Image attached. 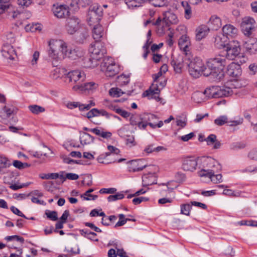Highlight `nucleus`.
I'll use <instances>...</instances> for the list:
<instances>
[{
	"label": "nucleus",
	"instance_id": "1",
	"mask_svg": "<svg viewBox=\"0 0 257 257\" xmlns=\"http://www.w3.org/2000/svg\"><path fill=\"white\" fill-rule=\"evenodd\" d=\"M49 46L48 56L54 66H57V63L66 57H71L70 54L72 51L68 52L66 44L61 40H50Z\"/></svg>",
	"mask_w": 257,
	"mask_h": 257
},
{
	"label": "nucleus",
	"instance_id": "2",
	"mask_svg": "<svg viewBox=\"0 0 257 257\" xmlns=\"http://www.w3.org/2000/svg\"><path fill=\"white\" fill-rule=\"evenodd\" d=\"M185 64L188 66L189 72L193 77L198 78L201 74L203 63L199 58L186 53Z\"/></svg>",
	"mask_w": 257,
	"mask_h": 257
},
{
	"label": "nucleus",
	"instance_id": "3",
	"mask_svg": "<svg viewBox=\"0 0 257 257\" xmlns=\"http://www.w3.org/2000/svg\"><path fill=\"white\" fill-rule=\"evenodd\" d=\"M9 1L0 0V15L6 13L11 20H24L26 14L20 12L17 8L9 3Z\"/></svg>",
	"mask_w": 257,
	"mask_h": 257
},
{
	"label": "nucleus",
	"instance_id": "4",
	"mask_svg": "<svg viewBox=\"0 0 257 257\" xmlns=\"http://www.w3.org/2000/svg\"><path fill=\"white\" fill-rule=\"evenodd\" d=\"M202 169L198 172L201 177H203L210 172H218L221 169L219 162L210 157H203L201 158Z\"/></svg>",
	"mask_w": 257,
	"mask_h": 257
},
{
	"label": "nucleus",
	"instance_id": "5",
	"mask_svg": "<svg viewBox=\"0 0 257 257\" xmlns=\"http://www.w3.org/2000/svg\"><path fill=\"white\" fill-rule=\"evenodd\" d=\"M233 93L229 87L211 86L206 88L204 94L208 98H217L224 96H228Z\"/></svg>",
	"mask_w": 257,
	"mask_h": 257
},
{
	"label": "nucleus",
	"instance_id": "6",
	"mask_svg": "<svg viewBox=\"0 0 257 257\" xmlns=\"http://www.w3.org/2000/svg\"><path fill=\"white\" fill-rule=\"evenodd\" d=\"M163 72L159 71L154 77V83L152 84L150 88L145 91L143 93L144 96H147L149 99H154L157 101H159L161 99L159 97L160 93V89L158 85V80L159 78L162 75Z\"/></svg>",
	"mask_w": 257,
	"mask_h": 257
},
{
	"label": "nucleus",
	"instance_id": "7",
	"mask_svg": "<svg viewBox=\"0 0 257 257\" xmlns=\"http://www.w3.org/2000/svg\"><path fill=\"white\" fill-rule=\"evenodd\" d=\"M226 64L227 62L225 56L219 55L209 59L207 62V67L215 71H219V70L222 71Z\"/></svg>",
	"mask_w": 257,
	"mask_h": 257
},
{
	"label": "nucleus",
	"instance_id": "8",
	"mask_svg": "<svg viewBox=\"0 0 257 257\" xmlns=\"http://www.w3.org/2000/svg\"><path fill=\"white\" fill-rule=\"evenodd\" d=\"M101 66L102 70L105 71L107 77H112L117 74L120 70L119 66L111 58L105 59Z\"/></svg>",
	"mask_w": 257,
	"mask_h": 257
},
{
	"label": "nucleus",
	"instance_id": "9",
	"mask_svg": "<svg viewBox=\"0 0 257 257\" xmlns=\"http://www.w3.org/2000/svg\"><path fill=\"white\" fill-rule=\"evenodd\" d=\"M256 27L255 21L252 18L245 17L242 19L241 28L242 32L245 36H251L255 31Z\"/></svg>",
	"mask_w": 257,
	"mask_h": 257
},
{
	"label": "nucleus",
	"instance_id": "10",
	"mask_svg": "<svg viewBox=\"0 0 257 257\" xmlns=\"http://www.w3.org/2000/svg\"><path fill=\"white\" fill-rule=\"evenodd\" d=\"M89 52L93 59L99 60L106 53V50L103 43L96 41L91 45Z\"/></svg>",
	"mask_w": 257,
	"mask_h": 257
},
{
	"label": "nucleus",
	"instance_id": "11",
	"mask_svg": "<svg viewBox=\"0 0 257 257\" xmlns=\"http://www.w3.org/2000/svg\"><path fill=\"white\" fill-rule=\"evenodd\" d=\"M240 51L239 44L237 41L230 42L226 47V60H233L240 53Z\"/></svg>",
	"mask_w": 257,
	"mask_h": 257
},
{
	"label": "nucleus",
	"instance_id": "12",
	"mask_svg": "<svg viewBox=\"0 0 257 257\" xmlns=\"http://www.w3.org/2000/svg\"><path fill=\"white\" fill-rule=\"evenodd\" d=\"M80 20L74 16L67 19L65 25V29L67 33L73 35L80 28Z\"/></svg>",
	"mask_w": 257,
	"mask_h": 257
},
{
	"label": "nucleus",
	"instance_id": "13",
	"mask_svg": "<svg viewBox=\"0 0 257 257\" xmlns=\"http://www.w3.org/2000/svg\"><path fill=\"white\" fill-rule=\"evenodd\" d=\"M201 74H203L204 76H209L210 79L213 81H219L221 80L224 77V72L223 71H215L207 68L205 67L203 65L202 67V71Z\"/></svg>",
	"mask_w": 257,
	"mask_h": 257
},
{
	"label": "nucleus",
	"instance_id": "14",
	"mask_svg": "<svg viewBox=\"0 0 257 257\" xmlns=\"http://www.w3.org/2000/svg\"><path fill=\"white\" fill-rule=\"evenodd\" d=\"M185 55L184 56L179 54H173L171 64L175 71L180 73L185 64Z\"/></svg>",
	"mask_w": 257,
	"mask_h": 257
},
{
	"label": "nucleus",
	"instance_id": "15",
	"mask_svg": "<svg viewBox=\"0 0 257 257\" xmlns=\"http://www.w3.org/2000/svg\"><path fill=\"white\" fill-rule=\"evenodd\" d=\"M53 13L55 17L59 19L65 18L69 16V7L66 5H53Z\"/></svg>",
	"mask_w": 257,
	"mask_h": 257
},
{
	"label": "nucleus",
	"instance_id": "16",
	"mask_svg": "<svg viewBox=\"0 0 257 257\" xmlns=\"http://www.w3.org/2000/svg\"><path fill=\"white\" fill-rule=\"evenodd\" d=\"M66 77L69 79V82L77 83V84H80L85 79V74L79 70L70 71Z\"/></svg>",
	"mask_w": 257,
	"mask_h": 257
},
{
	"label": "nucleus",
	"instance_id": "17",
	"mask_svg": "<svg viewBox=\"0 0 257 257\" xmlns=\"http://www.w3.org/2000/svg\"><path fill=\"white\" fill-rule=\"evenodd\" d=\"M95 105V103L93 100H90L89 103L87 104H82L79 102H68L66 104L67 107L69 109L78 107L80 111L88 110Z\"/></svg>",
	"mask_w": 257,
	"mask_h": 257
},
{
	"label": "nucleus",
	"instance_id": "18",
	"mask_svg": "<svg viewBox=\"0 0 257 257\" xmlns=\"http://www.w3.org/2000/svg\"><path fill=\"white\" fill-rule=\"evenodd\" d=\"M97 84L93 82H90L80 84H76L72 89L74 91L85 92L96 89Z\"/></svg>",
	"mask_w": 257,
	"mask_h": 257
},
{
	"label": "nucleus",
	"instance_id": "19",
	"mask_svg": "<svg viewBox=\"0 0 257 257\" xmlns=\"http://www.w3.org/2000/svg\"><path fill=\"white\" fill-rule=\"evenodd\" d=\"M197 161L192 157L185 158L182 162V169L185 171L193 172L196 170Z\"/></svg>",
	"mask_w": 257,
	"mask_h": 257
},
{
	"label": "nucleus",
	"instance_id": "20",
	"mask_svg": "<svg viewBox=\"0 0 257 257\" xmlns=\"http://www.w3.org/2000/svg\"><path fill=\"white\" fill-rule=\"evenodd\" d=\"M163 20L167 26L176 25L179 21L177 15L172 11H167L164 13Z\"/></svg>",
	"mask_w": 257,
	"mask_h": 257
},
{
	"label": "nucleus",
	"instance_id": "21",
	"mask_svg": "<svg viewBox=\"0 0 257 257\" xmlns=\"http://www.w3.org/2000/svg\"><path fill=\"white\" fill-rule=\"evenodd\" d=\"M241 68L237 63L232 62L228 66L227 73L232 77H237L241 74Z\"/></svg>",
	"mask_w": 257,
	"mask_h": 257
},
{
	"label": "nucleus",
	"instance_id": "22",
	"mask_svg": "<svg viewBox=\"0 0 257 257\" xmlns=\"http://www.w3.org/2000/svg\"><path fill=\"white\" fill-rule=\"evenodd\" d=\"M130 122L132 125H137L140 129H145L147 123H143V114H131L130 115Z\"/></svg>",
	"mask_w": 257,
	"mask_h": 257
},
{
	"label": "nucleus",
	"instance_id": "23",
	"mask_svg": "<svg viewBox=\"0 0 257 257\" xmlns=\"http://www.w3.org/2000/svg\"><path fill=\"white\" fill-rule=\"evenodd\" d=\"M2 53L3 57L10 60H14L16 56V53L13 47L8 44H5L3 46Z\"/></svg>",
	"mask_w": 257,
	"mask_h": 257
},
{
	"label": "nucleus",
	"instance_id": "24",
	"mask_svg": "<svg viewBox=\"0 0 257 257\" xmlns=\"http://www.w3.org/2000/svg\"><path fill=\"white\" fill-rule=\"evenodd\" d=\"M209 29L206 25H202L198 27L195 30V39L199 41L204 38L208 34Z\"/></svg>",
	"mask_w": 257,
	"mask_h": 257
},
{
	"label": "nucleus",
	"instance_id": "25",
	"mask_svg": "<svg viewBox=\"0 0 257 257\" xmlns=\"http://www.w3.org/2000/svg\"><path fill=\"white\" fill-rule=\"evenodd\" d=\"M237 29L230 24L226 25L222 28L223 34L226 36L228 39L229 37H235L237 34Z\"/></svg>",
	"mask_w": 257,
	"mask_h": 257
},
{
	"label": "nucleus",
	"instance_id": "26",
	"mask_svg": "<svg viewBox=\"0 0 257 257\" xmlns=\"http://www.w3.org/2000/svg\"><path fill=\"white\" fill-rule=\"evenodd\" d=\"M142 160H132L130 162L128 170L130 172H135L142 171L146 166V165H142Z\"/></svg>",
	"mask_w": 257,
	"mask_h": 257
},
{
	"label": "nucleus",
	"instance_id": "27",
	"mask_svg": "<svg viewBox=\"0 0 257 257\" xmlns=\"http://www.w3.org/2000/svg\"><path fill=\"white\" fill-rule=\"evenodd\" d=\"M178 45L181 50L186 53L189 51L190 45L189 38L186 35H183L179 40Z\"/></svg>",
	"mask_w": 257,
	"mask_h": 257
},
{
	"label": "nucleus",
	"instance_id": "28",
	"mask_svg": "<svg viewBox=\"0 0 257 257\" xmlns=\"http://www.w3.org/2000/svg\"><path fill=\"white\" fill-rule=\"evenodd\" d=\"M228 38L223 34H219L215 38L214 43L216 47L219 49L226 48Z\"/></svg>",
	"mask_w": 257,
	"mask_h": 257
},
{
	"label": "nucleus",
	"instance_id": "29",
	"mask_svg": "<svg viewBox=\"0 0 257 257\" xmlns=\"http://www.w3.org/2000/svg\"><path fill=\"white\" fill-rule=\"evenodd\" d=\"M12 165L11 161L6 157L0 155V174L7 173V168Z\"/></svg>",
	"mask_w": 257,
	"mask_h": 257
},
{
	"label": "nucleus",
	"instance_id": "30",
	"mask_svg": "<svg viewBox=\"0 0 257 257\" xmlns=\"http://www.w3.org/2000/svg\"><path fill=\"white\" fill-rule=\"evenodd\" d=\"M64 174H65L64 171H61L59 173H43L40 174L39 177L42 179L47 180L57 179L58 178L64 179Z\"/></svg>",
	"mask_w": 257,
	"mask_h": 257
},
{
	"label": "nucleus",
	"instance_id": "31",
	"mask_svg": "<svg viewBox=\"0 0 257 257\" xmlns=\"http://www.w3.org/2000/svg\"><path fill=\"white\" fill-rule=\"evenodd\" d=\"M104 34L103 28L99 24L94 26L92 30V36L96 41H98Z\"/></svg>",
	"mask_w": 257,
	"mask_h": 257
},
{
	"label": "nucleus",
	"instance_id": "32",
	"mask_svg": "<svg viewBox=\"0 0 257 257\" xmlns=\"http://www.w3.org/2000/svg\"><path fill=\"white\" fill-rule=\"evenodd\" d=\"M94 137L84 132L80 133V141L82 145H89L93 142Z\"/></svg>",
	"mask_w": 257,
	"mask_h": 257
},
{
	"label": "nucleus",
	"instance_id": "33",
	"mask_svg": "<svg viewBox=\"0 0 257 257\" xmlns=\"http://www.w3.org/2000/svg\"><path fill=\"white\" fill-rule=\"evenodd\" d=\"M142 181L143 185L145 186L156 183V179L154 174L150 173L144 174L142 176Z\"/></svg>",
	"mask_w": 257,
	"mask_h": 257
},
{
	"label": "nucleus",
	"instance_id": "34",
	"mask_svg": "<svg viewBox=\"0 0 257 257\" xmlns=\"http://www.w3.org/2000/svg\"><path fill=\"white\" fill-rule=\"evenodd\" d=\"M244 47L250 54L255 53L257 51V41L250 39L244 44Z\"/></svg>",
	"mask_w": 257,
	"mask_h": 257
},
{
	"label": "nucleus",
	"instance_id": "35",
	"mask_svg": "<svg viewBox=\"0 0 257 257\" xmlns=\"http://www.w3.org/2000/svg\"><path fill=\"white\" fill-rule=\"evenodd\" d=\"M91 132L95 134L96 135L102 137L103 139H108L110 138L111 136V133L109 132H107L104 130V129L101 127H95L93 128V130H91Z\"/></svg>",
	"mask_w": 257,
	"mask_h": 257
},
{
	"label": "nucleus",
	"instance_id": "36",
	"mask_svg": "<svg viewBox=\"0 0 257 257\" xmlns=\"http://www.w3.org/2000/svg\"><path fill=\"white\" fill-rule=\"evenodd\" d=\"M216 172H210L205 175V176H203V177L208 178L213 183L217 184L221 183L222 182V176L220 174L215 175V173Z\"/></svg>",
	"mask_w": 257,
	"mask_h": 257
},
{
	"label": "nucleus",
	"instance_id": "37",
	"mask_svg": "<svg viewBox=\"0 0 257 257\" xmlns=\"http://www.w3.org/2000/svg\"><path fill=\"white\" fill-rule=\"evenodd\" d=\"M209 23L211 25V29L213 30H217L221 26V21L220 18L212 16L209 21Z\"/></svg>",
	"mask_w": 257,
	"mask_h": 257
},
{
	"label": "nucleus",
	"instance_id": "38",
	"mask_svg": "<svg viewBox=\"0 0 257 257\" xmlns=\"http://www.w3.org/2000/svg\"><path fill=\"white\" fill-rule=\"evenodd\" d=\"M101 17H98V15L95 14V12L89 11L87 20L90 25L98 23Z\"/></svg>",
	"mask_w": 257,
	"mask_h": 257
},
{
	"label": "nucleus",
	"instance_id": "39",
	"mask_svg": "<svg viewBox=\"0 0 257 257\" xmlns=\"http://www.w3.org/2000/svg\"><path fill=\"white\" fill-rule=\"evenodd\" d=\"M182 6L184 11V17L185 19L189 20L192 16V11L190 6L188 4L187 2H182Z\"/></svg>",
	"mask_w": 257,
	"mask_h": 257
},
{
	"label": "nucleus",
	"instance_id": "40",
	"mask_svg": "<svg viewBox=\"0 0 257 257\" xmlns=\"http://www.w3.org/2000/svg\"><path fill=\"white\" fill-rule=\"evenodd\" d=\"M148 0H125V4L129 8L139 7L141 5L146 3Z\"/></svg>",
	"mask_w": 257,
	"mask_h": 257
},
{
	"label": "nucleus",
	"instance_id": "41",
	"mask_svg": "<svg viewBox=\"0 0 257 257\" xmlns=\"http://www.w3.org/2000/svg\"><path fill=\"white\" fill-rule=\"evenodd\" d=\"M66 70L64 68H56L52 73V77L54 79L60 78L65 74Z\"/></svg>",
	"mask_w": 257,
	"mask_h": 257
},
{
	"label": "nucleus",
	"instance_id": "42",
	"mask_svg": "<svg viewBox=\"0 0 257 257\" xmlns=\"http://www.w3.org/2000/svg\"><path fill=\"white\" fill-rule=\"evenodd\" d=\"M28 108L30 111L34 114H38L45 111V108L36 104L29 105Z\"/></svg>",
	"mask_w": 257,
	"mask_h": 257
},
{
	"label": "nucleus",
	"instance_id": "43",
	"mask_svg": "<svg viewBox=\"0 0 257 257\" xmlns=\"http://www.w3.org/2000/svg\"><path fill=\"white\" fill-rule=\"evenodd\" d=\"M117 83L120 86H123L128 84L130 82L129 75H125L123 74L120 75L117 77Z\"/></svg>",
	"mask_w": 257,
	"mask_h": 257
},
{
	"label": "nucleus",
	"instance_id": "44",
	"mask_svg": "<svg viewBox=\"0 0 257 257\" xmlns=\"http://www.w3.org/2000/svg\"><path fill=\"white\" fill-rule=\"evenodd\" d=\"M143 123H148L149 122L154 121L155 119H157V117L151 113H144L143 114Z\"/></svg>",
	"mask_w": 257,
	"mask_h": 257
},
{
	"label": "nucleus",
	"instance_id": "45",
	"mask_svg": "<svg viewBox=\"0 0 257 257\" xmlns=\"http://www.w3.org/2000/svg\"><path fill=\"white\" fill-rule=\"evenodd\" d=\"M191 204L189 203L183 204L181 205V213L185 215L189 216L190 211L192 208Z\"/></svg>",
	"mask_w": 257,
	"mask_h": 257
},
{
	"label": "nucleus",
	"instance_id": "46",
	"mask_svg": "<svg viewBox=\"0 0 257 257\" xmlns=\"http://www.w3.org/2000/svg\"><path fill=\"white\" fill-rule=\"evenodd\" d=\"M169 26H170L166 25V24L164 22V21L163 20L162 24L157 28V34L159 36H162L163 35H164L165 34V32L167 30H168L170 29L169 28Z\"/></svg>",
	"mask_w": 257,
	"mask_h": 257
},
{
	"label": "nucleus",
	"instance_id": "47",
	"mask_svg": "<svg viewBox=\"0 0 257 257\" xmlns=\"http://www.w3.org/2000/svg\"><path fill=\"white\" fill-rule=\"evenodd\" d=\"M109 93L110 95L113 97H119L122 94L124 93V92L118 88H112L109 91Z\"/></svg>",
	"mask_w": 257,
	"mask_h": 257
},
{
	"label": "nucleus",
	"instance_id": "48",
	"mask_svg": "<svg viewBox=\"0 0 257 257\" xmlns=\"http://www.w3.org/2000/svg\"><path fill=\"white\" fill-rule=\"evenodd\" d=\"M204 95H205L204 92L202 93L200 91H197L193 94L192 98L195 102L200 103L203 101V99L202 97Z\"/></svg>",
	"mask_w": 257,
	"mask_h": 257
},
{
	"label": "nucleus",
	"instance_id": "49",
	"mask_svg": "<svg viewBox=\"0 0 257 257\" xmlns=\"http://www.w3.org/2000/svg\"><path fill=\"white\" fill-rule=\"evenodd\" d=\"M103 105L109 109L116 111V109H117L118 107L116 106L114 102L110 101L108 100H105L103 101Z\"/></svg>",
	"mask_w": 257,
	"mask_h": 257
},
{
	"label": "nucleus",
	"instance_id": "50",
	"mask_svg": "<svg viewBox=\"0 0 257 257\" xmlns=\"http://www.w3.org/2000/svg\"><path fill=\"white\" fill-rule=\"evenodd\" d=\"M88 36V34L87 31L86 30H84L81 33H80L79 36H77V41L79 42L80 43H83L84 42V41L86 39Z\"/></svg>",
	"mask_w": 257,
	"mask_h": 257
},
{
	"label": "nucleus",
	"instance_id": "51",
	"mask_svg": "<svg viewBox=\"0 0 257 257\" xmlns=\"http://www.w3.org/2000/svg\"><path fill=\"white\" fill-rule=\"evenodd\" d=\"M89 11L95 12V14L98 15V17H101L102 16V10L100 7L98 5H94L92 6H91L89 9Z\"/></svg>",
	"mask_w": 257,
	"mask_h": 257
},
{
	"label": "nucleus",
	"instance_id": "52",
	"mask_svg": "<svg viewBox=\"0 0 257 257\" xmlns=\"http://www.w3.org/2000/svg\"><path fill=\"white\" fill-rule=\"evenodd\" d=\"M227 116L222 115L218 117L214 120V123L218 125H222L225 123L228 122Z\"/></svg>",
	"mask_w": 257,
	"mask_h": 257
},
{
	"label": "nucleus",
	"instance_id": "53",
	"mask_svg": "<svg viewBox=\"0 0 257 257\" xmlns=\"http://www.w3.org/2000/svg\"><path fill=\"white\" fill-rule=\"evenodd\" d=\"M119 217V220L115 224L114 227H117L118 226H121L123 225L126 223L127 220H128V218H125V216L123 214H120L118 215Z\"/></svg>",
	"mask_w": 257,
	"mask_h": 257
},
{
	"label": "nucleus",
	"instance_id": "54",
	"mask_svg": "<svg viewBox=\"0 0 257 257\" xmlns=\"http://www.w3.org/2000/svg\"><path fill=\"white\" fill-rule=\"evenodd\" d=\"M5 239L7 241H11L12 240H17L18 241H20L21 243L24 242V239L22 237H20L18 235H12V236H7L5 237Z\"/></svg>",
	"mask_w": 257,
	"mask_h": 257
},
{
	"label": "nucleus",
	"instance_id": "55",
	"mask_svg": "<svg viewBox=\"0 0 257 257\" xmlns=\"http://www.w3.org/2000/svg\"><path fill=\"white\" fill-rule=\"evenodd\" d=\"M124 195L121 193H117L115 195H109L107 197V200L109 202L114 201L117 200L121 199L123 198Z\"/></svg>",
	"mask_w": 257,
	"mask_h": 257
},
{
	"label": "nucleus",
	"instance_id": "56",
	"mask_svg": "<svg viewBox=\"0 0 257 257\" xmlns=\"http://www.w3.org/2000/svg\"><path fill=\"white\" fill-rule=\"evenodd\" d=\"M175 178L178 183H182L186 180V175L181 172H177L175 175Z\"/></svg>",
	"mask_w": 257,
	"mask_h": 257
},
{
	"label": "nucleus",
	"instance_id": "57",
	"mask_svg": "<svg viewBox=\"0 0 257 257\" xmlns=\"http://www.w3.org/2000/svg\"><path fill=\"white\" fill-rule=\"evenodd\" d=\"M79 178V176L75 173H66L65 176L64 175V179H60L63 182L65 181L66 179L70 180H76Z\"/></svg>",
	"mask_w": 257,
	"mask_h": 257
},
{
	"label": "nucleus",
	"instance_id": "58",
	"mask_svg": "<svg viewBox=\"0 0 257 257\" xmlns=\"http://www.w3.org/2000/svg\"><path fill=\"white\" fill-rule=\"evenodd\" d=\"M148 2L155 7H162L165 5V0H148Z\"/></svg>",
	"mask_w": 257,
	"mask_h": 257
},
{
	"label": "nucleus",
	"instance_id": "59",
	"mask_svg": "<svg viewBox=\"0 0 257 257\" xmlns=\"http://www.w3.org/2000/svg\"><path fill=\"white\" fill-rule=\"evenodd\" d=\"M2 111L4 113L6 114V116L7 117H9L15 111V108L14 107H9L7 106H5L3 109Z\"/></svg>",
	"mask_w": 257,
	"mask_h": 257
},
{
	"label": "nucleus",
	"instance_id": "60",
	"mask_svg": "<svg viewBox=\"0 0 257 257\" xmlns=\"http://www.w3.org/2000/svg\"><path fill=\"white\" fill-rule=\"evenodd\" d=\"M125 144L129 147L131 148L136 145L135 141V138L133 136H128L125 140Z\"/></svg>",
	"mask_w": 257,
	"mask_h": 257
},
{
	"label": "nucleus",
	"instance_id": "61",
	"mask_svg": "<svg viewBox=\"0 0 257 257\" xmlns=\"http://www.w3.org/2000/svg\"><path fill=\"white\" fill-rule=\"evenodd\" d=\"M116 113L121 115L122 117L126 118L130 116L131 113L125 110L122 109L119 107H118L117 109H116Z\"/></svg>",
	"mask_w": 257,
	"mask_h": 257
},
{
	"label": "nucleus",
	"instance_id": "62",
	"mask_svg": "<svg viewBox=\"0 0 257 257\" xmlns=\"http://www.w3.org/2000/svg\"><path fill=\"white\" fill-rule=\"evenodd\" d=\"M216 136L215 135L211 134L204 139L208 145H211L216 141Z\"/></svg>",
	"mask_w": 257,
	"mask_h": 257
},
{
	"label": "nucleus",
	"instance_id": "63",
	"mask_svg": "<svg viewBox=\"0 0 257 257\" xmlns=\"http://www.w3.org/2000/svg\"><path fill=\"white\" fill-rule=\"evenodd\" d=\"M45 214L48 218L53 221H56L58 219L57 213L55 211L46 212Z\"/></svg>",
	"mask_w": 257,
	"mask_h": 257
},
{
	"label": "nucleus",
	"instance_id": "64",
	"mask_svg": "<svg viewBox=\"0 0 257 257\" xmlns=\"http://www.w3.org/2000/svg\"><path fill=\"white\" fill-rule=\"evenodd\" d=\"M223 194L229 196L234 197H237L239 196L240 195L238 192H234V191H233L232 190L228 189H226L223 190Z\"/></svg>",
	"mask_w": 257,
	"mask_h": 257
}]
</instances>
